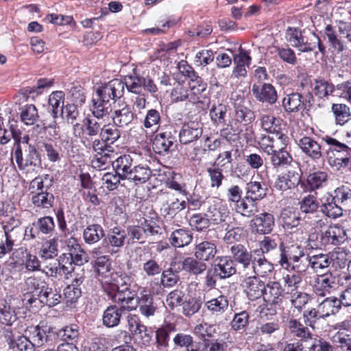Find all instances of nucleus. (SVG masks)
Here are the masks:
<instances>
[{"instance_id": "4be33fe9", "label": "nucleus", "mask_w": 351, "mask_h": 351, "mask_svg": "<svg viewBox=\"0 0 351 351\" xmlns=\"http://www.w3.org/2000/svg\"><path fill=\"white\" fill-rule=\"evenodd\" d=\"M134 117L131 107L125 103L119 104L118 108L114 107L111 115L113 123L121 128L131 123Z\"/></svg>"}, {"instance_id": "49530a36", "label": "nucleus", "mask_w": 351, "mask_h": 351, "mask_svg": "<svg viewBox=\"0 0 351 351\" xmlns=\"http://www.w3.org/2000/svg\"><path fill=\"white\" fill-rule=\"evenodd\" d=\"M104 235V230L99 224L88 225L83 232V239L87 244L98 242Z\"/></svg>"}, {"instance_id": "423d86ee", "label": "nucleus", "mask_w": 351, "mask_h": 351, "mask_svg": "<svg viewBox=\"0 0 351 351\" xmlns=\"http://www.w3.org/2000/svg\"><path fill=\"white\" fill-rule=\"evenodd\" d=\"M314 101L311 92L302 95L299 93L287 94L282 99V107L288 113H295L310 108Z\"/></svg>"}, {"instance_id": "4d7b16f0", "label": "nucleus", "mask_w": 351, "mask_h": 351, "mask_svg": "<svg viewBox=\"0 0 351 351\" xmlns=\"http://www.w3.org/2000/svg\"><path fill=\"white\" fill-rule=\"evenodd\" d=\"M332 265L331 253L313 255L311 256V267L316 272H321Z\"/></svg>"}, {"instance_id": "338daca9", "label": "nucleus", "mask_w": 351, "mask_h": 351, "mask_svg": "<svg viewBox=\"0 0 351 351\" xmlns=\"http://www.w3.org/2000/svg\"><path fill=\"white\" fill-rule=\"evenodd\" d=\"M128 244H134L135 243H145L147 239L143 232L141 223L137 226H129L126 230Z\"/></svg>"}, {"instance_id": "2eb2a0df", "label": "nucleus", "mask_w": 351, "mask_h": 351, "mask_svg": "<svg viewBox=\"0 0 351 351\" xmlns=\"http://www.w3.org/2000/svg\"><path fill=\"white\" fill-rule=\"evenodd\" d=\"M72 281L64 289V295L66 303H75L82 295L81 286L83 284L85 275L84 269H80V273H75L71 276Z\"/></svg>"}, {"instance_id": "58836bf2", "label": "nucleus", "mask_w": 351, "mask_h": 351, "mask_svg": "<svg viewBox=\"0 0 351 351\" xmlns=\"http://www.w3.org/2000/svg\"><path fill=\"white\" fill-rule=\"evenodd\" d=\"M318 306L324 318L337 314L342 306L339 298L335 296L325 298Z\"/></svg>"}, {"instance_id": "473e14b6", "label": "nucleus", "mask_w": 351, "mask_h": 351, "mask_svg": "<svg viewBox=\"0 0 351 351\" xmlns=\"http://www.w3.org/2000/svg\"><path fill=\"white\" fill-rule=\"evenodd\" d=\"M280 220L284 229L291 230L300 224L301 217L298 212L288 207L281 211Z\"/></svg>"}, {"instance_id": "2f4dec72", "label": "nucleus", "mask_w": 351, "mask_h": 351, "mask_svg": "<svg viewBox=\"0 0 351 351\" xmlns=\"http://www.w3.org/2000/svg\"><path fill=\"white\" fill-rule=\"evenodd\" d=\"M114 302L119 304L121 310L131 311L138 308V295L131 289L128 291H119Z\"/></svg>"}, {"instance_id": "393cba45", "label": "nucleus", "mask_w": 351, "mask_h": 351, "mask_svg": "<svg viewBox=\"0 0 351 351\" xmlns=\"http://www.w3.org/2000/svg\"><path fill=\"white\" fill-rule=\"evenodd\" d=\"M171 101L173 103H178L188 101L192 104L199 102V97L195 96L194 94L190 93L187 86L183 83L178 82L170 93Z\"/></svg>"}, {"instance_id": "cd10ccee", "label": "nucleus", "mask_w": 351, "mask_h": 351, "mask_svg": "<svg viewBox=\"0 0 351 351\" xmlns=\"http://www.w3.org/2000/svg\"><path fill=\"white\" fill-rule=\"evenodd\" d=\"M112 167L122 180H128V176L134 167L133 158L129 154L121 155L112 161Z\"/></svg>"}, {"instance_id": "3c124183", "label": "nucleus", "mask_w": 351, "mask_h": 351, "mask_svg": "<svg viewBox=\"0 0 351 351\" xmlns=\"http://www.w3.org/2000/svg\"><path fill=\"white\" fill-rule=\"evenodd\" d=\"M328 174L325 171H315L310 173L306 178V191H313L323 187L327 182Z\"/></svg>"}, {"instance_id": "1a4fd4ad", "label": "nucleus", "mask_w": 351, "mask_h": 351, "mask_svg": "<svg viewBox=\"0 0 351 351\" xmlns=\"http://www.w3.org/2000/svg\"><path fill=\"white\" fill-rule=\"evenodd\" d=\"M3 337L9 350L12 351H36L35 344L26 335L15 337L10 328H5Z\"/></svg>"}, {"instance_id": "9d476101", "label": "nucleus", "mask_w": 351, "mask_h": 351, "mask_svg": "<svg viewBox=\"0 0 351 351\" xmlns=\"http://www.w3.org/2000/svg\"><path fill=\"white\" fill-rule=\"evenodd\" d=\"M279 251L280 254L278 263L285 269L289 268L292 262L306 255L304 252V247L297 244L286 246L283 242H280Z\"/></svg>"}, {"instance_id": "b1692460", "label": "nucleus", "mask_w": 351, "mask_h": 351, "mask_svg": "<svg viewBox=\"0 0 351 351\" xmlns=\"http://www.w3.org/2000/svg\"><path fill=\"white\" fill-rule=\"evenodd\" d=\"M193 238L191 230L187 228H178L172 231L169 237L170 244L175 248L189 245Z\"/></svg>"}, {"instance_id": "c756f323", "label": "nucleus", "mask_w": 351, "mask_h": 351, "mask_svg": "<svg viewBox=\"0 0 351 351\" xmlns=\"http://www.w3.org/2000/svg\"><path fill=\"white\" fill-rule=\"evenodd\" d=\"M51 328L47 326H36L28 327L25 331L29 334V338L32 339L35 347H40L48 341L49 333Z\"/></svg>"}, {"instance_id": "79ce46f5", "label": "nucleus", "mask_w": 351, "mask_h": 351, "mask_svg": "<svg viewBox=\"0 0 351 351\" xmlns=\"http://www.w3.org/2000/svg\"><path fill=\"white\" fill-rule=\"evenodd\" d=\"M235 120L245 125L251 123L255 119L254 112L247 107L243 101L234 104Z\"/></svg>"}, {"instance_id": "dca6fc26", "label": "nucleus", "mask_w": 351, "mask_h": 351, "mask_svg": "<svg viewBox=\"0 0 351 351\" xmlns=\"http://www.w3.org/2000/svg\"><path fill=\"white\" fill-rule=\"evenodd\" d=\"M336 277L331 272L318 275L314 280L313 291L317 296L324 297L330 294L336 287Z\"/></svg>"}, {"instance_id": "052dcab7", "label": "nucleus", "mask_w": 351, "mask_h": 351, "mask_svg": "<svg viewBox=\"0 0 351 351\" xmlns=\"http://www.w3.org/2000/svg\"><path fill=\"white\" fill-rule=\"evenodd\" d=\"M335 121L337 124L344 125L351 119L350 108L344 104H334L332 106Z\"/></svg>"}, {"instance_id": "e433bc0d", "label": "nucleus", "mask_w": 351, "mask_h": 351, "mask_svg": "<svg viewBox=\"0 0 351 351\" xmlns=\"http://www.w3.org/2000/svg\"><path fill=\"white\" fill-rule=\"evenodd\" d=\"M92 104L90 106L91 116L102 119L104 117L109 114L110 102L101 96H97L92 99Z\"/></svg>"}, {"instance_id": "ea45409f", "label": "nucleus", "mask_w": 351, "mask_h": 351, "mask_svg": "<svg viewBox=\"0 0 351 351\" xmlns=\"http://www.w3.org/2000/svg\"><path fill=\"white\" fill-rule=\"evenodd\" d=\"M61 294L56 289H53L48 285L45 286L40 294H38V300L42 305L49 307L58 304L61 301Z\"/></svg>"}, {"instance_id": "4c0bfd02", "label": "nucleus", "mask_w": 351, "mask_h": 351, "mask_svg": "<svg viewBox=\"0 0 351 351\" xmlns=\"http://www.w3.org/2000/svg\"><path fill=\"white\" fill-rule=\"evenodd\" d=\"M122 310L116 304L110 305L104 311L103 324L108 328H112L119 325L121 317Z\"/></svg>"}, {"instance_id": "c03bdc74", "label": "nucleus", "mask_w": 351, "mask_h": 351, "mask_svg": "<svg viewBox=\"0 0 351 351\" xmlns=\"http://www.w3.org/2000/svg\"><path fill=\"white\" fill-rule=\"evenodd\" d=\"M273 270V265L263 255L258 258L254 257L251 270L254 274V276L265 277L270 274Z\"/></svg>"}, {"instance_id": "de8ad7c7", "label": "nucleus", "mask_w": 351, "mask_h": 351, "mask_svg": "<svg viewBox=\"0 0 351 351\" xmlns=\"http://www.w3.org/2000/svg\"><path fill=\"white\" fill-rule=\"evenodd\" d=\"M194 333L204 341H211L217 333V328L215 324H211L207 322H202L197 324L194 328Z\"/></svg>"}, {"instance_id": "a211bd4d", "label": "nucleus", "mask_w": 351, "mask_h": 351, "mask_svg": "<svg viewBox=\"0 0 351 351\" xmlns=\"http://www.w3.org/2000/svg\"><path fill=\"white\" fill-rule=\"evenodd\" d=\"M252 92L256 99L262 103L274 104L278 98L274 86L269 83H264L262 85L254 84Z\"/></svg>"}, {"instance_id": "7ed1b4c3", "label": "nucleus", "mask_w": 351, "mask_h": 351, "mask_svg": "<svg viewBox=\"0 0 351 351\" xmlns=\"http://www.w3.org/2000/svg\"><path fill=\"white\" fill-rule=\"evenodd\" d=\"M324 139L330 145L326 152V160L332 167L339 170L351 164V147L330 136Z\"/></svg>"}, {"instance_id": "f704fd0d", "label": "nucleus", "mask_w": 351, "mask_h": 351, "mask_svg": "<svg viewBox=\"0 0 351 351\" xmlns=\"http://www.w3.org/2000/svg\"><path fill=\"white\" fill-rule=\"evenodd\" d=\"M245 199L256 202L262 199L267 195V188L260 182L250 181L245 186Z\"/></svg>"}, {"instance_id": "9b49d317", "label": "nucleus", "mask_w": 351, "mask_h": 351, "mask_svg": "<svg viewBox=\"0 0 351 351\" xmlns=\"http://www.w3.org/2000/svg\"><path fill=\"white\" fill-rule=\"evenodd\" d=\"M203 134V123L199 121H190L182 124L180 132V143L188 145L199 140Z\"/></svg>"}, {"instance_id": "4468645a", "label": "nucleus", "mask_w": 351, "mask_h": 351, "mask_svg": "<svg viewBox=\"0 0 351 351\" xmlns=\"http://www.w3.org/2000/svg\"><path fill=\"white\" fill-rule=\"evenodd\" d=\"M212 267L218 274V278L224 280L228 278L237 272L234 261L230 256H219L215 258Z\"/></svg>"}, {"instance_id": "6ab92c4d", "label": "nucleus", "mask_w": 351, "mask_h": 351, "mask_svg": "<svg viewBox=\"0 0 351 351\" xmlns=\"http://www.w3.org/2000/svg\"><path fill=\"white\" fill-rule=\"evenodd\" d=\"M138 307L141 314L147 318L154 316L156 313L157 306L150 291L146 287L141 288L138 295Z\"/></svg>"}, {"instance_id": "a18cd8bd", "label": "nucleus", "mask_w": 351, "mask_h": 351, "mask_svg": "<svg viewBox=\"0 0 351 351\" xmlns=\"http://www.w3.org/2000/svg\"><path fill=\"white\" fill-rule=\"evenodd\" d=\"M17 319L15 309L5 299H0V323L11 326Z\"/></svg>"}, {"instance_id": "0e129e2a", "label": "nucleus", "mask_w": 351, "mask_h": 351, "mask_svg": "<svg viewBox=\"0 0 351 351\" xmlns=\"http://www.w3.org/2000/svg\"><path fill=\"white\" fill-rule=\"evenodd\" d=\"M47 285L45 280L35 276H29L25 280L24 291L32 293L40 294Z\"/></svg>"}, {"instance_id": "20e7f679", "label": "nucleus", "mask_w": 351, "mask_h": 351, "mask_svg": "<svg viewBox=\"0 0 351 351\" xmlns=\"http://www.w3.org/2000/svg\"><path fill=\"white\" fill-rule=\"evenodd\" d=\"M14 157L19 169L25 173H36L42 168L40 155L36 147L32 145H29L25 149L23 156L21 146L18 143Z\"/></svg>"}, {"instance_id": "603ef678", "label": "nucleus", "mask_w": 351, "mask_h": 351, "mask_svg": "<svg viewBox=\"0 0 351 351\" xmlns=\"http://www.w3.org/2000/svg\"><path fill=\"white\" fill-rule=\"evenodd\" d=\"M313 93L319 99L328 98L335 90V86L324 79H316L313 86Z\"/></svg>"}, {"instance_id": "774afa93", "label": "nucleus", "mask_w": 351, "mask_h": 351, "mask_svg": "<svg viewBox=\"0 0 351 351\" xmlns=\"http://www.w3.org/2000/svg\"><path fill=\"white\" fill-rule=\"evenodd\" d=\"M311 300V295L305 292L295 290L290 293L291 306L298 311H301Z\"/></svg>"}, {"instance_id": "7c9ffc66", "label": "nucleus", "mask_w": 351, "mask_h": 351, "mask_svg": "<svg viewBox=\"0 0 351 351\" xmlns=\"http://www.w3.org/2000/svg\"><path fill=\"white\" fill-rule=\"evenodd\" d=\"M126 239H128L126 230L119 226H116L110 230L107 237L104 239L103 243H106L112 247L119 249L124 245Z\"/></svg>"}, {"instance_id": "a19ab883", "label": "nucleus", "mask_w": 351, "mask_h": 351, "mask_svg": "<svg viewBox=\"0 0 351 351\" xmlns=\"http://www.w3.org/2000/svg\"><path fill=\"white\" fill-rule=\"evenodd\" d=\"M143 76L133 70L132 74L125 75L123 81L124 88L132 93L139 95L143 90Z\"/></svg>"}, {"instance_id": "864d4df0", "label": "nucleus", "mask_w": 351, "mask_h": 351, "mask_svg": "<svg viewBox=\"0 0 351 351\" xmlns=\"http://www.w3.org/2000/svg\"><path fill=\"white\" fill-rule=\"evenodd\" d=\"M341 204H337L332 197H328L326 202L321 205V211L326 216L336 219L343 215V209Z\"/></svg>"}, {"instance_id": "bf43d9fd", "label": "nucleus", "mask_w": 351, "mask_h": 351, "mask_svg": "<svg viewBox=\"0 0 351 351\" xmlns=\"http://www.w3.org/2000/svg\"><path fill=\"white\" fill-rule=\"evenodd\" d=\"M32 225L38 229L40 234L51 236L55 232V223L51 216H44L38 219Z\"/></svg>"}, {"instance_id": "bb28decb", "label": "nucleus", "mask_w": 351, "mask_h": 351, "mask_svg": "<svg viewBox=\"0 0 351 351\" xmlns=\"http://www.w3.org/2000/svg\"><path fill=\"white\" fill-rule=\"evenodd\" d=\"M251 60L249 52L240 48L239 53L234 56V76L237 78L246 76V67L250 66Z\"/></svg>"}, {"instance_id": "39448f33", "label": "nucleus", "mask_w": 351, "mask_h": 351, "mask_svg": "<svg viewBox=\"0 0 351 351\" xmlns=\"http://www.w3.org/2000/svg\"><path fill=\"white\" fill-rule=\"evenodd\" d=\"M265 307L263 308L260 313L261 315H267L269 311L271 315L276 314L277 308H280L283 302V289L279 282L272 281L268 282L263 295Z\"/></svg>"}, {"instance_id": "09e8293b", "label": "nucleus", "mask_w": 351, "mask_h": 351, "mask_svg": "<svg viewBox=\"0 0 351 351\" xmlns=\"http://www.w3.org/2000/svg\"><path fill=\"white\" fill-rule=\"evenodd\" d=\"M20 118L26 125H33L38 120L39 115L37 108L34 104H26L20 108Z\"/></svg>"}, {"instance_id": "69168bd1", "label": "nucleus", "mask_w": 351, "mask_h": 351, "mask_svg": "<svg viewBox=\"0 0 351 351\" xmlns=\"http://www.w3.org/2000/svg\"><path fill=\"white\" fill-rule=\"evenodd\" d=\"M287 326L291 333L302 340L311 339V334L307 327L304 326L302 323L295 319H291Z\"/></svg>"}, {"instance_id": "a878e982", "label": "nucleus", "mask_w": 351, "mask_h": 351, "mask_svg": "<svg viewBox=\"0 0 351 351\" xmlns=\"http://www.w3.org/2000/svg\"><path fill=\"white\" fill-rule=\"evenodd\" d=\"M176 141L171 132H164L156 134L152 141V148L158 154L168 152Z\"/></svg>"}, {"instance_id": "aec40b11", "label": "nucleus", "mask_w": 351, "mask_h": 351, "mask_svg": "<svg viewBox=\"0 0 351 351\" xmlns=\"http://www.w3.org/2000/svg\"><path fill=\"white\" fill-rule=\"evenodd\" d=\"M298 145L302 152L313 160H318L323 156L322 145L310 136H303L300 138Z\"/></svg>"}, {"instance_id": "5fc2aeb1", "label": "nucleus", "mask_w": 351, "mask_h": 351, "mask_svg": "<svg viewBox=\"0 0 351 351\" xmlns=\"http://www.w3.org/2000/svg\"><path fill=\"white\" fill-rule=\"evenodd\" d=\"M161 122L160 112L156 109H149L147 111L143 121V125L145 129H150L152 132L158 130Z\"/></svg>"}, {"instance_id": "f3484780", "label": "nucleus", "mask_w": 351, "mask_h": 351, "mask_svg": "<svg viewBox=\"0 0 351 351\" xmlns=\"http://www.w3.org/2000/svg\"><path fill=\"white\" fill-rule=\"evenodd\" d=\"M275 225L274 215L269 213H262L256 215L251 220L250 226L256 233L260 234H269Z\"/></svg>"}, {"instance_id": "37998d69", "label": "nucleus", "mask_w": 351, "mask_h": 351, "mask_svg": "<svg viewBox=\"0 0 351 351\" xmlns=\"http://www.w3.org/2000/svg\"><path fill=\"white\" fill-rule=\"evenodd\" d=\"M152 176V171L147 165H134L128 180L136 184L146 182Z\"/></svg>"}, {"instance_id": "f257e3e1", "label": "nucleus", "mask_w": 351, "mask_h": 351, "mask_svg": "<svg viewBox=\"0 0 351 351\" xmlns=\"http://www.w3.org/2000/svg\"><path fill=\"white\" fill-rule=\"evenodd\" d=\"M285 38L291 46L301 53L314 51L317 47L322 55H325L326 52L324 45L315 32L289 27L286 31Z\"/></svg>"}, {"instance_id": "c9c22d12", "label": "nucleus", "mask_w": 351, "mask_h": 351, "mask_svg": "<svg viewBox=\"0 0 351 351\" xmlns=\"http://www.w3.org/2000/svg\"><path fill=\"white\" fill-rule=\"evenodd\" d=\"M270 156V162L275 169L285 167L290 165L293 162V158L286 149L276 148L273 153L268 154Z\"/></svg>"}, {"instance_id": "412c9836", "label": "nucleus", "mask_w": 351, "mask_h": 351, "mask_svg": "<svg viewBox=\"0 0 351 351\" xmlns=\"http://www.w3.org/2000/svg\"><path fill=\"white\" fill-rule=\"evenodd\" d=\"M265 284L256 276L247 277L243 281L245 291L251 300L260 298L264 294Z\"/></svg>"}, {"instance_id": "13d9d810", "label": "nucleus", "mask_w": 351, "mask_h": 351, "mask_svg": "<svg viewBox=\"0 0 351 351\" xmlns=\"http://www.w3.org/2000/svg\"><path fill=\"white\" fill-rule=\"evenodd\" d=\"M261 126L268 133L274 134L280 128L282 120L271 114H264L260 117Z\"/></svg>"}, {"instance_id": "f03ea898", "label": "nucleus", "mask_w": 351, "mask_h": 351, "mask_svg": "<svg viewBox=\"0 0 351 351\" xmlns=\"http://www.w3.org/2000/svg\"><path fill=\"white\" fill-rule=\"evenodd\" d=\"M348 239L346 230L339 223L329 226L324 231L312 229L308 237V245L312 248H322L339 245Z\"/></svg>"}, {"instance_id": "c85d7f7f", "label": "nucleus", "mask_w": 351, "mask_h": 351, "mask_svg": "<svg viewBox=\"0 0 351 351\" xmlns=\"http://www.w3.org/2000/svg\"><path fill=\"white\" fill-rule=\"evenodd\" d=\"M217 252V246L210 241H202L195 245L194 248L195 257L203 262L213 259Z\"/></svg>"}, {"instance_id": "680f3d73", "label": "nucleus", "mask_w": 351, "mask_h": 351, "mask_svg": "<svg viewBox=\"0 0 351 351\" xmlns=\"http://www.w3.org/2000/svg\"><path fill=\"white\" fill-rule=\"evenodd\" d=\"M117 127L119 126L114 123L104 125L100 138L106 142V144L112 145L120 138L121 132Z\"/></svg>"}, {"instance_id": "72a5a7b5", "label": "nucleus", "mask_w": 351, "mask_h": 351, "mask_svg": "<svg viewBox=\"0 0 351 351\" xmlns=\"http://www.w3.org/2000/svg\"><path fill=\"white\" fill-rule=\"evenodd\" d=\"M208 221L214 225L227 224L228 219H230V213L224 206L219 207H210L206 214Z\"/></svg>"}, {"instance_id": "f8f14e48", "label": "nucleus", "mask_w": 351, "mask_h": 351, "mask_svg": "<svg viewBox=\"0 0 351 351\" xmlns=\"http://www.w3.org/2000/svg\"><path fill=\"white\" fill-rule=\"evenodd\" d=\"M124 93L123 81L116 78L99 87L96 90V95L101 96L108 102H110L111 100L116 101L121 98Z\"/></svg>"}, {"instance_id": "6e6552de", "label": "nucleus", "mask_w": 351, "mask_h": 351, "mask_svg": "<svg viewBox=\"0 0 351 351\" xmlns=\"http://www.w3.org/2000/svg\"><path fill=\"white\" fill-rule=\"evenodd\" d=\"M230 256L234 261L235 266L239 265V270L249 274L252 270V266L254 260L252 252L249 251L246 247L241 244H236L230 247Z\"/></svg>"}, {"instance_id": "ddd939ff", "label": "nucleus", "mask_w": 351, "mask_h": 351, "mask_svg": "<svg viewBox=\"0 0 351 351\" xmlns=\"http://www.w3.org/2000/svg\"><path fill=\"white\" fill-rule=\"evenodd\" d=\"M104 125V122L101 119L88 114L83 119L82 126L77 123L73 125V133L75 136H77L76 134L77 130H82L86 136L93 138L98 134H99V136L101 135Z\"/></svg>"}, {"instance_id": "e2e57ef3", "label": "nucleus", "mask_w": 351, "mask_h": 351, "mask_svg": "<svg viewBox=\"0 0 351 351\" xmlns=\"http://www.w3.org/2000/svg\"><path fill=\"white\" fill-rule=\"evenodd\" d=\"M298 204L300 211L305 214H317L319 208L317 197L313 195L305 196Z\"/></svg>"}, {"instance_id": "6e6d98bb", "label": "nucleus", "mask_w": 351, "mask_h": 351, "mask_svg": "<svg viewBox=\"0 0 351 351\" xmlns=\"http://www.w3.org/2000/svg\"><path fill=\"white\" fill-rule=\"evenodd\" d=\"M205 306L213 314L219 315L228 309V300L226 296L221 295L206 302Z\"/></svg>"}, {"instance_id": "5701e85b", "label": "nucleus", "mask_w": 351, "mask_h": 351, "mask_svg": "<svg viewBox=\"0 0 351 351\" xmlns=\"http://www.w3.org/2000/svg\"><path fill=\"white\" fill-rule=\"evenodd\" d=\"M29 190L32 195L31 202L35 207L45 209L53 207L55 197L52 193L46 189H29Z\"/></svg>"}, {"instance_id": "8fccbe9b", "label": "nucleus", "mask_w": 351, "mask_h": 351, "mask_svg": "<svg viewBox=\"0 0 351 351\" xmlns=\"http://www.w3.org/2000/svg\"><path fill=\"white\" fill-rule=\"evenodd\" d=\"M182 268L187 272L198 275L206 271L207 265L204 262L196 258L187 257L182 262Z\"/></svg>"}, {"instance_id": "0eeeda50", "label": "nucleus", "mask_w": 351, "mask_h": 351, "mask_svg": "<svg viewBox=\"0 0 351 351\" xmlns=\"http://www.w3.org/2000/svg\"><path fill=\"white\" fill-rule=\"evenodd\" d=\"M275 188L285 191L300 186L304 191L306 190V183L302 180L299 169L291 168L287 172L278 176L275 182Z\"/></svg>"}]
</instances>
